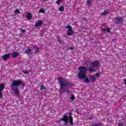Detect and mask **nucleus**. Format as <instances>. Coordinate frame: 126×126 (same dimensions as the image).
Wrapping results in <instances>:
<instances>
[{
  "label": "nucleus",
  "mask_w": 126,
  "mask_h": 126,
  "mask_svg": "<svg viewBox=\"0 0 126 126\" xmlns=\"http://www.w3.org/2000/svg\"><path fill=\"white\" fill-rule=\"evenodd\" d=\"M23 72L25 74H28V73H29V72L28 71H23Z\"/></svg>",
  "instance_id": "28"
},
{
  "label": "nucleus",
  "mask_w": 126,
  "mask_h": 126,
  "mask_svg": "<svg viewBox=\"0 0 126 126\" xmlns=\"http://www.w3.org/2000/svg\"><path fill=\"white\" fill-rule=\"evenodd\" d=\"M115 19L117 23H122V21H123V18H115Z\"/></svg>",
  "instance_id": "11"
},
{
  "label": "nucleus",
  "mask_w": 126,
  "mask_h": 126,
  "mask_svg": "<svg viewBox=\"0 0 126 126\" xmlns=\"http://www.w3.org/2000/svg\"><path fill=\"white\" fill-rule=\"evenodd\" d=\"M11 56L12 58L14 59L15 58H16L17 57H18V56H19V53H18V52H14L11 54Z\"/></svg>",
  "instance_id": "8"
},
{
  "label": "nucleus",
  "mask_w": 126,
  "mask_h": 126,
  "mask_svg": "<svg viewBox=\"0 0 126 126\" xmlns=\"http://www.w3.org/2000/svg\"><path fill=\"white\" fill-rule=\"evenodd\" d=\"M66 29H68L66 31L67 35L68 36H71L73 34V31H72V28L71 26L68 25L65 27Z\"/></svg>",
  "instance_id": "5"
},
{
  "label": "nucleus",
  "mask_w": 126,
  "mask_h": 126,
  "mask_svg": "<svg viewBox=\"0 0 126 126\" xmlns=\"http://www.w3.org/2000/svg\"><path fill=\"white\" fill-rule=\"evenodd\" d=\"M32 52V49L28 48L25 50V54H27V55H28L30 54Z\"/></svg>",
  "instance_id": "9"
},
{
  "label": "nucleus",
  "mask_w": 126,
  "mask_h": 126,
  "mask_svg": "<svg viewBox=\"0 0 126 126\" xmlns=\"http://www.w3.org/2000/svg\"><path fill=\"white\" fill-rule=\"evenodd\" d=\"M69 121V123L70 126H73V117L72 116L70 115L69 117L66 115H63V116L60 119V122H64V126H67V122Z\"/></svg>",
  "instance_id": "4"
},
{
  "label": "nucleus",
  "mask_w": 126,
  "mask_h": 126,
  "mask_svg": "<svg viewBox=\"0 0 126 126\" xmlns=\"http://www.w3.org/2000/svg\"><path fill=\"white\" fill-rule=\"evenodd\" d=\"M100 67V63H99V62L98 61H96L95 62V68H99Z\"/></svg>",
  "instance_id": "12"
},
{
  "label": "nucleus",
  "mask_w": 126,
  "mask_h": 126,
  "mask_svg": "<svg viewBox=\"0 0 126 126\" xmlns=\"http://www.w3.org/2000/svg\"><path fill=\"white\" fill-rule=\"evenodd\" d=\"M47 89V88L46 87L44 86V85H41L40 90H46Z\"/></svg>",
  "instance_id": "19"
},
{
  "label": "nucleus",
  "mask_w": 126,
  "mask_h": 126,
  "mask_svg": "<svg viewBox=\"0 0 126 126\" xmlns=\"http://www.w3.org/2000/svg\"><path fill=\"white\" fill-rule=\"evenodd\" d=\"M4 89V84H1L0 85V98L1 99L2 98V91Z\"/></svg>",
  "instance_id": "6"
},
{
  "label": "nucleus",
  "mask_w": 126,
  "mask_h": 126,
  "mask_svg": "<svg viewBox=\"0 0 126 126\" xmlns=\"http://www.w3.org/2000/svg\"><path fill=\"white\" fill-rule=\"evenodd\" d=\"M45 0V1H47V0Z\"/></svg>",
  "instance_id": "38"
},
{
  "label": "nucleus",
  "mask_w": 126,
  "mask_h": 126,
  "mask_svg": "<svg viewBox=\"0 0 126 126\" xmlns=\"http://www.w3.org/2000/svg\"><path fill=\"white\" fill-rule=\"evenodd\" d=\"M95 126H101V125L95 124Z\"/></svg>",
  "instance_id": "35"
},
{
  "label": "nucleus",
  "mask_w": 126,
  "mask_h": 126,
  "mask_svg": "<svg viewBox=\"0 0 126 126\" xmlns=\"http://www.w3.org/2000/svg\"><path fill=\"white\" fill-rule=\"evenodd\" d=\"M58 42L60 44V45H63V39L60 38V37L57 38Z\"/></svg>",
  "instance_id": "15"
},
{
  "label": "nucleus",
  "mask_w": 126,
  "mask_h": 126,
  "mask_svg": "<svg viewBox=\"0 0 126 126\" xmlns=\"http://www.w3.org/2000/svg\"><path fill=\"white\" fill-rule=\"evenodd\" d=\"M101 75V73H96L95 74V76H96V77H99V76H100Z\"/></svg>",
  "instance_id": "27"
},
{
  "label": "nucleus",
  "mask_w": 126,
  "mask_h": 126,
  "mask_svg": "<svg viewBox=\"0 0 126 126\" xmlns=\"http://www.w3.org/2000/svg\"><path fill=\"white\" fill-rule=\"evenodd\" d=\"M59 85L60 88H59V91H60V94H64V92L66 91V93L69 94L70 91L68 89L69 86H73V83L72 82L67 81V80L64 79V78H59L58 79Z\"/></svg>",
  "instance_id": "1"
},
{
  "label": "nucleus",
  "mask_w": 126,
  "mask_h": 126,
  "mask_svg": "<svg viewBox=\"0 0 126 126\" xmlns=\"http://www.w3.org/2000/svg\"><path fill=\"white\" fill-rule=\"evenodd\" d=\"M93 119V117H90L89 118V120H92Z\"/></svg>",
  "instance_id": "36"
},
{
  "label": "nucleus",
  "mask_w": 126,
  "mask_h": 126,
  "mask_svg": "<svg viewBox=\"0 0 126 126\" xmlns=\"http://www.w3.org/2000/svg\"><path fill=\"white\" fill-rule=\"evenodd\" d=\"M88 69L86 66H81L79 68V72L78 73V77L80 79H84L86 78V75Z\"/></svg>",
  "instance_id": "3"
},
{
  "label": "nucleus",
  "mask_w": 126,
  "mask_h": 126,
  "mask_svg": "<svg viewBox=\"0 0 126 126\" xmlns=\"http://www.w3.org/2000/svg\"><path fill=\"white\" fill-rule=\"evenodd\" d=\"M39 12H40L41 13H44L45 10H44V9H40L39 11Z\"/></svg>",
  "instance_id": "25"
},
{
  "label": "nucleus",
  "mask_w": 126,
  "mask_h": 126,
  "mask_svg": "<svg viewBox=\"0 0 126 126\" xmlns=\"http://www.w3.org/2000/svg\"><path fill=\"white\" fill-rule=\"evenodd\" d=\"M10 57V54L8 53L7 54L3 55L1 58L3 61H6L7 60H8V59H9Z\"/></svg>",
  "instance_id": "7"
},
{
  "label": "nucleus",
  "mask_w": 126,
  "mask_h": 126,
  "mask_svg": "<svg viewBox=\"0 0 126 126\" xmlns=\"http://www.w3.org/2000/svg\"><path fill=\"white\" fill-rule=\"evenodd\" d=\"M74 49V47H69L68 48V50H73Z\"/></svg>",
  "instance_id": "30"
},
{
  "label": "nucleus",
  "mask_w": 126,
  "mask_h": 126,
  "mask_svg": "<svg viewBox=\"0 0 126 126\" xmlns=\"http://www.w3.org/2000/svg\"><path fill=\"white\" fill-rule=\"evenodd\" d=\"M84 82H86V83H89V79H88V78L86 77L84 79Z\"/></svg>",
  "instance_id": "20"
},
{
  "label": "nucleus",
  "mask_w": 126,
  "mask_h": 126,
  "mask_svg": "<svg viewBox=\"0 0 126 126\" xmlns=\"http://www.w3.org/2000/svg\"><path fill=\"white\" fill-rule=\"evenodd\" d=\"M107 32H110V29L108 28L107 29Z\"/></svg>",
  "instance_id": "34"
},
{
  "label": "nucleus",
  "mask_w": 126,
  "mask_h": 126,
  "mask_svg": "<svg viewBox=\"0 0 126 126\" xmlns=\"http://www.w3.org/2000/svg\"><path fill=\"white\" fill-rule=\"evenodd\" d=\"M87 5H91V0H87Z\"/></svg>",
  "instance_id": "22"
},
{
  "label": "nucleus",
  "mask_w": 126,
  "mask_h": 126,
  "mask_svg": "<svg viewBox=\"0 0 126 126\" xmlns=\"http://www.w3.org/2000/svg\"><path fill=\"white\" fill-rule=\"evenodd\" d=\"M62 2H63V0H57V1L56 2V3L58 4V5H60V4Z\"/></svg>",
  "instance_id": "18"
},
{
  "label": "nucleus",
  "mask_w": 126,
  "mask_h": 126,
  "mask_svg": "<svg viewBox=\"0 0 126 126\" xmlns=\"http://www.w3.org/2000/svg\"><path fill=\"white\" fill-rule=\"evenodd\" d=\"M15 13H20V11L18 9H16L15 10Z\"/></svg>",
  "instance_id": "26"
},
{
  "label": "nucleus",
  "mask_w": 126,
  "mask_h": 126,
  "mask_svg": "<svg viewBox=\"0 0 126 126\" xmlns=\"http://www.w3.org/2000/svg\"><path fill=\"white\" fill-rule=\"evenodd\" d=\"M102 31L103 32H106V28H103L102 29Z\"/></svg>",
  "instance_id": "32"
},
{
  "label": "nucleus",
  "mask_w": 126,
  "mask_h": 126,
  "mask_svg": "<svg viewBox=\"0 0 126 126\" xmlns=\"http://www.w3.org/2000/svg\"><path fill=\"white\" fill-rule=\"evenodd\" d=\"M27 17L29 20L32 19V14L31 13H28L27 14Z\"/></svg>",
  "instance_id": "13"
},
{
  "label": "nucleus",
  "mask_w": 126,
  "mask_h": 126,
  "mask_svg": "<svg viewBox=\"0 0 126 126\" xmlns=\"http://www.w3.org/2000/svg\"><path fill=\"white\" fill-rule=\"evenodd\" d=\"M42 24H43V21H38V22L35 24L34 26L35 27H38V26H40V25H42Z\"/></svg>",
  "instance_id": "10"
},
{
  "label": "nucleus",
  "mask_w": 126,
  "mask_h": 126,
  "mask_svg": "<svg viewBox=\"0 0 126 126\" xmlns=\"http://www.w3.org/2000/svg\"><path fill=\"white\" fill-rule=\"evenodd\" d=\"M21 31L22 33H23V34L25 33V32H26V30H25L21 29Z\"/></svg>",
  "instance_id": "29"
},
{
  "label": "nucleus",
  "mask_w": 126,
  "mask_h": 126,
  "mask_svg": "<svg viewBox=\"0 0 126 126\" xmlns=\"http://www.w3.org/2000/svg\"><path fill=\"white\" fill-rule=\"evenodd\" d=\"M20 85H23V83H22V81L20 80L14 81L11 85V89L12 91L14 92L15 94L18 95H19L20 92L18 88L14 87H18V86H20Z\"/></svg>",
  "instance_id": "2"
},
{
  "label": "nucleus",
  "mask_w": 126,
  "mask_h": 126,
  "mask_svg": "<svg viewBox=\"0 0 126 126\" xmlns=\"http://www.w3.org/2000/svg\"><path fill=\"white\" fill-rule=\"evenodd\" d=\"M91 81H93V82H94V81H95V76H92L91 77Z\"/></svg>",
  "instance_id": "24"
},
{
  "label": "nucleus",
  "mask_w": 126,
  "mask_h": 126,
  "mask_svg": "<svg viewBox=\"0 0 126 126\" xmlns=\"http://www.w3.org/2000/svg\"><path fill=\"white\" fill-rule=\"evenodd\" d=\"M88 70L91 72H93V71H95V69L93 68V67L91 66L89 68Z\"/></svg>",
  "instance_id": "16"
},
{
  "label": "nucleus",
  "mask_w": 126,
  "mask_h": 126,
  "mask_svg": "<svg viewBox=\"0 0 126 126\" xmlns=\"http://www.w3.org/2000/svg\"><path fill=\"white\" fill-rule=\"evenodd\" d=\"M125 84L126 85V80H125Z\"/></svg>",
  "instance_id": "37"
},
{
  "label": "nucleus",
  "mask_w": 126,
  "mask_h": 126,
  "mask_svg": "<svg viewBox=\"0 0 126 126\" xmlns=\"http://www.w3.org/2000/svg\"><path fill=\"white\" fill-rule=\"evenodd\" d=\"M92 65L93 66H95V62H93V63H92Z\"/></svg>",
  "instance_id": "33"
},
{
  "label": "nucleus",
  "mask_w": 126,
  "mask_h": 126,
  "mask_svg": "<svg viewBox=\"0 0 126 126\" xmlns=\"http://www.w3.org/2000/svg\"><path fill=\"white\" fill-rule=\"evenodd\" d=\"M124 124L123 123H119V126H123Z\"/></svg>",
  "instance_id": "31"
},
{
  "label": "nucleus",
  "mask_w": 126,
  "mask_h": 126,
  "mask_svg": "<svg viewBox=\"0 0 126 126\" xmlns=\"http://www.w3.org/2000/svg\"><path fill=\"white\" fill-rule=\"evenodd\" d=\"M39 52H40V49H39V48L36 47L34 51V53H39Z\"/></svg>",
  "instance_id": "23"
},
{
  "label": "nucleus",
  "mask_w": 126,
  "mask_h": 126,
  "mask_svg": "<svg viewBox=\"0 0 126 126\" xmlns=\"http://www.w3.org/2000/svg\"><path fill=\"white\" fill-rule=\"evenodd\" d=\"M102 15H107L109 14V11L108 10H105L103 13H101Z\"/></svg>",
  "instance_id": "17"
},
{
  "label": "nucleus",
  "mask_w": 126,
  "mask_h": 126,
  "mask_svg": "<svg viewBox=\"0 0 126 126\" xmlns=\"http://www.w3.org/2000/svg\"><path fill=\"white\" fill-rule=\"evenodd\" d=\"M59 11H61V12H63L64 11V7L63 6H61L59 8Z\"/></svg>",
  "instance_id": "14"
},
{
  "label": "nucleus",
  "mask_w": 126,
  "mask_h": 126,
  "mask_svg": "<svg viewBox=\"0 0 126 126\" xmlns=\"http://www.w3.org/2000/svg\"><path fill=\"white\" fill-rule=\"evenodd\" d=\"M70 99L71 100V101H73V100L75 99V96H74V95H73V94H71V97L70 98Z\"/></svg>",
  "instance_id": "21"
}]
</instances>
